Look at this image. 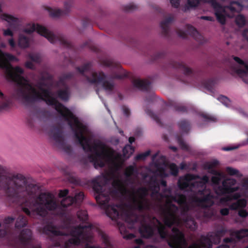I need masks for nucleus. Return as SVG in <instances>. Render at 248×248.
Listing matches in <instances>:
<instances>
[{"instance_id":"nucleus-1","label":"nucleus","mask_w":248,"mask_h":248,"mask_svg":"<svg viewBox=\"0 0 248 248\" xmlns=\"http://www.w3.org/2000/svg\"><path fill=\"white\" fill-rule=\"evenodd\" d=\"M0 68L6 73L7 78L16 82L20 89L17 91L18 97L26 102H31L39 100H44L47 104L55 106V109L67 120L70 126L75 129L76 136L83 149L85 151H90V160H101V143H96L91 147V141L84 136L87 132V128L81 123L77 118L67 108L58 103L46 90L45 86L38 85L32 87L22 75L23 70L20 67H13L10 63H0Z\"/></svg>"},{"instance_id":"nucleus-2","label":"nucleus","mask_w":248,"mask_h":248,"mask_svg":"<svg viewBox=\"0 0 248 248\" xmlns=\"http://www.w3.org/2000/svg\"><path fill=\"white\" fill-rule=\"evenodd\" d=\"M208 180L209 178L206 176L201 178L198 176L187 174L180 177L178 183L180 188L183 189L188 187L193 192V195L188 200H186L182 195H176L175 197L170 196L169 189L166 190L163 195H160L158 193L159 189L158 184L155 183L151 187V197L153 200L156 201L157 205L160 206L166 225L170 226L172 224L179 225L181 223V221L176 216L177 208L173 204V202H177L180 205L182 213L195 206L208 207L213 205V197L210 195L208 190L204 189Z\"/></svg>"},{"instance_id":"nucleus-3","label":"nucleus","mask_w":248,"mask_h":248,"mask_svg":"<svg viewBox=\"0 0 248 248\" xmlns=\"http://www.w3.org/2000/svg\"><path fill=\"white\" fill-rule=\"evenodd\" d=\"M152 222L160 237L165 238L172 248H211L212 241L215 243H217L219 240V237L225 233V231H222L218 232L214 236L202 237L200 242L193 244L187 248L183 233L177 229L173 228L171 233L168 234L166 228L157 219L153 218Z\"/></svg>"},{"instance_id":"nucleus-4","label":"nucleus","mask_w":248,"mask_h":248,"mask_svg":"<svg viewBox=\"0 0 248 248\" xmlns=\"http://www.w3.org/2000/svg\"><path fill=\"white\" fill-rule=\"evenodd\" d=\"M26 206L28 207H23V211L27 215L32 213L40 216H45L48 211L55 210L57 204L52 194L44 193L41 194L31 203L27 202Z\"/></svg>"},{"instance_id":"nucleus-5","label":"nucleus","mask_w":248,"mask_h":248,"mask_svg":"<svg viewBox=\"0 0 248 248\" xmlns=\"http://www.w3.org/2000/svg\"><path fill=\"white\" fill-rule=\"evenodd\" d=\"M113 186L119 192L125 196L130 201V205L133 208L140 210L149 207V202L144 198L147 194V190L145 188H141L136 191L134 190H128L125 185L118 180L114 181Z\"/></svg>"},{"instance_id":"nucleus-6","label":"nucleus","mask_w":248,"mask_h":248,"mask_svg":"<svg viewBox=\"0 0 248 248\" xmlns=\"http://www.w3.org/2000/svg\"><path fill=\"white\" fill-rule=\"evenodd\" d=\"M34 31H36L38 34L46 38L51 43H59L70 51L73 52L75 50L74 46L66 39L64 35L61 34L55 35L45 27L40 24L36 25L34 23L28 24L24 29V31L27 33H31Z\"/></svg>"},{"instance_id":"nucleus-7","label":"nucleus","mask_w":248,"mask_h":248,"mask_svg":"<svg viewBox=\"0 0 248 248\" xmlns=\"http://www.w3.org/2000/svg\"><path fill=\"white\" fill-rule=\"evenodd\" d=\"M25 177L21 174H12L5 177L0 183L5 192L9 195L17 194L24 190L26 186Z\"/></svg>"},{"instance_id":"nucleus-8","label":"nucleus","mask_w":248,"mask_h":248,"mask_svg":"<svg viewBox=\"0 0 248 248\" xmlns=\"http://www.w3.org/2000/svg\"><path fill=\"white\" fill-rule=\"evenodd\" d=\"M208 2L210 3L214 8L215 15L217 21L221 25H224L226 23V17H232L233 15L229 14L227 10L233 14L236 11V8L232 6V4L239 5V2L237 1H232L228 6H222L216 0H207Z\"/></svg>"},{"instance_id":"nucleus-9","label":"nucleus","mask_w":248,"mask_h":248,"mask_svg":"<svg viewBox=\"0 0 248 248\" xmlns=\"http://www.w3.org/2000/svg\"><path fill=\"white\" fill-rule=\"evenodd\" d=\"M87 227L76 228L71 233L72 238L69 240L71 244L78 245L81 243L91 242L92 236L87 233Z\"/></svg>"},{"instance_id":"nucleus-10","label":"nucleus","mask_w":248,"mask_h":248,"mask_svg":"<svg viewBox=\"0 0 248 248\" xmlns=\"http://www.w3.org/2000/svg\"><path fill=\"white\" fill-rule=\"evenodd\" d=\"M102 179H104V177H100L98 180V182L94 183L93 189L98 194V195L96 196L97 201L100 204L105 205L109 201L108 196H112L113 192H110L106 186H101L99 184V182L101 181Z\"/></svg>"},{"instance_id":"nucleus-11","label":"nucleus","mask_w":248,"mask_h":248,"mask_svg":"<svg viewBox=\"0 0 248 248\" xmlns=\"http://www.w3.org/2000/svg\"><path fill=\"white\" fill-rule=\"evenodd\" d=\"M230 72L248 84V63H234L231 67Z\"/></svg>"},{"instance_id":"nucleus-12","label":"nucleus","mask_w":248,"mask_h":248,"mask_svg":"<svg viewBox=\"0 0 248 248\" xmlns=\"http://www.w3.org/2000/svg\"><path fill=\"white\" fill-rule=\"evenodd\" d=\"M107 212L112 217L116 218L120 217L125 221L130 223V220L135 219L133 214H129L126 212H121V208L120 206L111 205L108 207Z\"/></svg>"},{"instance_id":"nucleus-13","label":"nucleus","mask_w":248,"mask_h":248,"mask_svg":"<svg viewBox=\"0 0 248 248\" xmlns=\"http://www.w3.org/2000/svg\"><path fill=\"white\" fill-rule=\"evenodd\" d=\"M177 33L179 36L183 38H186L187 34H188L200 44H202L205 42L203 36L200 34L196 29L191 25H187L186 26V31L179 30L177 31Z\"/></svg>"},{"instance_id":"nucleus-14","label":"nucleus","mask_w":248,"mask_h":248,"mask_svg":"<svg viewBox=\"0 0 248 248\" xmlns=\"http://www.w3.org/2000/svg\"><path fill=\"white\" fill-rule=\"evenodd\" d=\"M236 181L233 179H228L222 182L221 187H215L216 193L218 195L231 193L238 189V187L235 186Z\"/></svg>"},{"instance_id":"nucleus-15","label":"nucleus","mask_w":248,"mask_h":248,"mask_svg":"<svg viewBox=\"0 0 248 248\" xmlns=\"http://www.w3.org/2000/svg\"><path fill=\"white\" fill-rule=\"evenodd\" d=\"M89 74L90 75V77H88V80L92 83H102L106 90H110L114 86L112 83L105 81L106 76L103 73L92 71L89 72Z\"/></svg>"},{"instance_id":"nucleus-16","label":"nucleus","mask_w":248,"mask_h":248,"mask_svg":"<svg viewBox=\"0 0 248 248\" xmlns=\"http://www.w3.org/2000/svg\"><path fill=\"white\" fill-rule=\"evenodd\" d=\"M73 5V1L71 0L66 1L64 4V10L60 9H53L51 7H47L46 10L50 16L52 17H58L67 15L70 11V9Z\"/></svg>"},{"instance_id":"nucleus-17","label":"nucleus","mask_w":248,"mask_h":248,"mask_svg":"<svg viewBox=\"0 0 248 248\" xmlns=\"http://www.w3.org/2000/svg\"><path fill=\"white\" fill-rule=\"evenodd\" d=\"M140 232L142 237L150 238L154 234V229L150 225L142 224L139 229Z\"/></svg>"},{"instance_id":"nucleus-18","label":"nucleus","mask_w":248,"mask_h":248,"mask_svg":"<svg viewBox=\"0 0 248 248\" xmlns=\"http://www.w3.org/2000/svg\"><path fill=\"white\" fill-rule=\"evenodd\" d=\"M1 18L2 20L6 21L12 27H16L18 25V19L12 15L3 14L1 16Z\"/></svg>"},{"instance_id":"nucleus-19","label":"nucleus","mask_w":248,"mask_h":248,"mask_svg":"<svg viewBox=\"0 0 248 248\" xmlns=\"http://www.w3.org/2000/svg\"><path fill=\"white\" fill-rule=\"evenodd\" d=\"M173 21L172 16H169L160 23V27L162 30L163 34L167 36L169 32V24Z\"/></svg>"},{"instance_id":"nucleus-20","label":"nucleus","mask_w":248,"mask_h":248,"mask_svg":"<svg viewBox=\"0 0 248 248\" xmlns=\"http://www.w3.org/2000/svg\"><path fill=\"white\" fill-rule=\"evenodd\" d=\"M17 61L15 56L9 53L4 52L0 49V62H14Z\"/></svg>"},{"instance_id":"nucleus-21","label":"nucleus","mask_w":248,"mask_h":248,"mask_svg":"<svg viewBox=\"0 0 248 248\" xmlns=\"http://www.w3.org/2000/svg\"><path fill=\"white\" fill-rule=\"evenodd\" d=\"M17 45L20 48H27L30 46V39L28 37L20 34L18 36Z\"/></svg>"},{"instance_id":"nucleus-22","label":"nucleus","mask_w":248,"mask_h":248,"mask_svg":"<svg viewBox=\"0 0 248 248\" xmlns=\"http://www.w3.org/2000/svg\"><path fill=\"white\" fill-rule=\"evenodd\" d=\"M246 205L247 201L245 199H240L232 204L230 206V208L232 210L241 209L245 208Z\"/></svg>"},{"instance_id":"nucleus-23","label":"nucleus","mask_w":248,"mask_h":248,"mask_svg":"<svg viewBox=\"0 0 248 248\" xmlns=\"http://www.w3.org/2000/svg\"><path fill=\"white\" fill-rule=\"evenodd\" d=\"M133 84L135 87L141 89H144L147 88L150 84V83L146 80L136 79L134 80Z\"/></svg>"},{"instance_id":"nucleus-24","label":"nucleus","mask_w":248,"mask_h":248,"mask_svg":"<svg viewBox=\"0 0 248 248\" xmlns=\"http://www.w3.org/2000/svg\"><path fill=\"white\" fill-rule=\"evenodd\" d=\"M43 232L48 235H58L61 234L60 232L57 231L55 228H54L51 225H48L44 228Z\"/></svg>"},{"instance_id":"nucleus-25","label":"nucleus","mask_w":248,"mask_h":248,"mask_svg":"<svg viewBox=\"0 0 248 248\" xmlns=\"http://www.w3.org/2000/svg\"><path fill=\"white\" fill-rule=\"evenodd\" d=\"M27 57L31 62H40L41 55L37 52H31L28 54Z\"/></svg>"},{"instance_id":"nucleus-26","label":"nucleus","mask_w":248,"mask_h":248,"mask_svg":"<svg viewBox=\"0 0 248 248\" xmlns=\"http://www.w3.org/2000/svg\"><path fill=\"white\" fill-rule=\"evenodd\" d=\"M215 175L212 178V182L213 185H217L219 182L224 177V175L222 173L215 172Z\"/></svg>"},{"instance_id":"nucleus-27","label":"nucleus","mask_w":248,"mask_h":248,"mask_svg":"<svg viewBox=\"0 0 248 248\" xmlns=\"http://www.w3.org/2000/svg\"><path fill=\"white\" fill-rule=\"evenodd\" d=\"M241 197V195L239 193H235L232 197L227 196L226 197L222 198L220 200V203L223 204H228V202L232 199L236 200Z\"/></svg>"},{"instance_id":"nucleus-28","label":"nucleus","mask_w":248,"mask_h":248,"mask_svg":"<svg viewBox=\"0 0 248 248\" xmlns=\"http://www.w3.org/2000/svg\"><path fill=\"white\" fill-rule=\"evenodd\" d=\"M134 149L130 145H126L123 149L124 156L125 158L129 157L134 153Z\"/></svg>"},{"instance_id":"nucleus-29","label":"nucleus","mask_w":248,"mask_h":248,"mask_svg":"<svg viewBox=\"0 0 248 248\" xmlns=\"http://www.w3.org/2000/svg\"><path fill=\"white\" fill-rule=\"evenodd\" d=\"M235 22L236 24L240 27L244 26L246 24L245 16L242 15H238L235 18Z\"/></svg>"},{"instance_id":"nucleus-30","label":"nucleus","mask_w":248,"mask_h":248,"mask_svg":"<svg viewBox=\"0 0 248 248\" xmlns=\"http://www.w3.org/2000/svg\"><path fill=\"white\" fill-rule=\"evenodd\" d=\"M234 235L238 239H241L245 236H248V230H242L235 232Z\"/></svg>"},{"instance_id":"nucleus-31","label":"nucleus","mask_w":248,"mask_h":248,"mask_svg":"<svg viewBox=\"0 0 248 248\" xmlns=\"http://www.w3.org/2000/svg\"><path fill=\"white\" fill-rule=\"evenodd\" d=\"M219 164V162L217 160H214L211 162H206L204 165V167L206 169H212Z\"/></svg>"},{"instance_id":"nucleus-32","label":"nucleus","mask_w":248,"mask_h":248,"mask_svg":"<svg viewBox=\"0 0 248 248\" xmlns=\"http://www.w3.org/2000/svg\"><path fill=\"white\" fill-rule=\"evenodd\" d=\"M74 202V199L72 197H68L64 198L61 202V204L63 207H66L72 204Z\"/></svg>"},{"instance_id":"nucleus-33","label":"nucleus","mask_w":248,"mask_h":248,"mask_svg":"<svg viewBox=\"0 0 248 248\" xmlns=\"http://www.w3.org/2000/svg\"><path fill=\"white\" fill-rule=\"evenodd\" d=\"M166 168H169L170 171V174L172 175H177L178 169L177 166L174 164H171L169 166H165Z\"/></svg>"},{"instance_id":"nucleus-34","label":"nucleus","mask_w":248,"mask_h":248,"mask_svg":"<svg viewBox=\"0 0 248 248\" xmlns=\"http://www.w3.org/2000/svg\"><path fill=\"white\" fill-rule=\"evenodd\" d=\"M88 47L90 49H91L92 50H93V51L94 52H99L98 48H97L96 46L92 45L90 41H86V42H85L83 44V46H82V47Z\"/></svg>"},{"instance_id":"nucleus-35","label":"nucleus","mask_w":248,"mask_h":248,"mask_svg":"<svg viewBox=\"0 0 248 248\" xmlns=\"http://www.w3.org/2000/svg\"><path fill=\"white\" fill-rule=\"evenodd\" d=\"M78 218L83 221H85L88 218V216L86 211H80L77 213Z\"/></svg>"},{"instance_id":"nucleus-36","label":"nucleus","mask_w":248,"mask_h":248,"mask_svg":"<svg viewBox=\"0 0 248 248\" xmlns=\"http://www.w3.org/2000/svg\"><path fill=\"white\" fill-rule=\"evenodd\" d=\"M26 224V221L22 216H20L17 219L16 224V227H23Z\"/></svg>"},{"instance_id":"nucleus-37","label":"nucleus","mask_w":248,"mask_h":248,"mask_svg":"<svg viewBox=\"0 0 248 248\" xmlns=\"http://www.w3.org/2000/svg\"><path fill=\"white\" fill-rule=\"evenodd\" d=\"M138 8L137 5L133 3H129L125 5L124 7V10L126 12H131Z\"/></svg>"},{"instance_id":"nucleus-38","label":"nucleus","mask_w":248,"mask_h":248,"mask_svg":"<svg viewBox=\"0 0 248 248\" xmlns=\"http://www.w3.org/2000/svg\"><path fill=\"white\" fill-rule=\"evenodd\" d=\"M186 226L191 230L196 229V224L192 219H188L186 221Z\"/></svg>"},{"instance_id":"nucleus-39","label":"nucleus","mask_w":248,"mask_h":248,"mask_svg":"<svg viewBox=\"0 0 248 248\" xmlns=\"http://www.w3.org/2000/svg\"><path fill=\"white\" fill-rule=\"evenodd\" d=\"M200 0H187V4L190 7H197L200 3Z\"/></svg>"},{"instance_id":"nucleus-40","label":"nucleus","mask_w":248,"mask_h":248,"mask_svg":"<svg viewBox=\"0 0 248 248\" xmlns=\"http://www.w3.org/2000/svg\"><path fill=\"white\" fill-rule=\"evenodd\" d=\"M219 101L222 103L224 105L228 107L230 105V100L226 97L221 96L219 98Z\"/></svg>"},{"instance_id":"nucleus-41","label":"nucleus","mask_w":248,"mask_h":248,"mask_svg":"<svg viewBox=\"0 0 248 248\" xmlns=\"http://www.w3.org/2000/svg\"><path fill=\"white\" fill-rule=\"evenodd\" d=\"M134 172V168L132 166L127 167L125 171V175L126 177L131 176Z\"/></svg>"},{"instance_id":"nucleus-42","label":"nucleus","mask_w":248,"mask_h":248,"mask_svg":"<svg viewBox=\"0 0 248 248\" xmlns=\"http://www.w3.org/2000/svg\"><path fill=\"white\" fill-rule=\"evenodd\" d=\"M59 96L63 100H67L68 98V93L67 91L60 92L59 93Z\"/></svg>"},{"instance_id":"nucleus-43","label":"nucleus","mask_w":248,"mask_h":248,"mask_svg":"<svg viewBox=\"0 0 248 248\" xmlns=\"http://www.w3.org/2000/svg\"><path fill=\"white\" fill-rule=\"evenodd\" d=\"M150 151H147L144 153L138 155L136 156V158L137 159H144L147 156H148L150 155Z\"/></svg>"},{"instance_id":"nucleus-44","label":"nucleus","mask_w":248,"mask_h":248,"mask_svg":"<svg viewBox=\"0 0 248 248\" xmlns=\"http://www.w3.org/2000/svg\"><path fill=\"white\" fill-rule=\"evenodd\" d=\"M226 170L230 175L237 174L238 172V171L237 170L234 169L231 167L227 168Z\"/></svg>"},{"instance_id":"nucleus-45","label":"nucleus","mask_w":248,"mask_h":248,"mask_svg":"<svg viewBox=\"0 0 248 248\" xmlns=\"http://www.w3.org/2000/svg\"><path fill=\"white\" fill-rule=\"evenodd\" d=\"M238 215L241 217H246L248 216V213L246 210L241 209L239 211Z\"/></svg>"},{"instance_id":"nucleus-46","label":"nucleus","mask_w":248,"mask_h":248,"mask_svg":"<svg viewBox=\"0 0 248 248\" xmlns=\"http://www.w3.org/2000/svg\"><path fill=\"white\" fill-rule=\"evenodd\" d=\"M170 2L172 7L178 8L180 5V0H170Z\"/></svg>"},{"instance_id":"nucleus-47","label":"nucleus","mask_w":248,"mask_h":248,"mask_svg":"<svg viewBox=\"0 0 248 248\" xmlns=\"http://www.w3.org/2000/svg\"><path fill=\"white\" fill-rule=\"evenodd\" d=\"M83 193L82 192H80L75 196V200L77 201H81L83 199Z\"/></svg>"},{"instance_id":"nucleus-48","label":"nucleus","mask_w":248,"mask_h":248,"mask_svg":"<svg viewBox=\"0 0 248 248\" xmlns=\"http://www.w3.org/2000/svg\"><path fill=\"white\" fill-rule=\"evenodd\" d=\"M164 53L163 52H158L156 53V54H155L154 56V59L155 60H157L160 58H162L164 57Z\"/></svg>"},{"instance_id":"nucleus-49","label":"nucleus","mask_w":248,"mask_h":248,"mask_svg":"<svg viewBox=\"0 0 248 248\" xmlns=\"http://www.w3.org/2000/svg\"><path fill=\"white\" fill-rule=\"evenodd\" d=\"M3 34L5 36H10L11 37H13L14 35L12 31L9 29L4 30Z\"/></svg>"},{"instance_id":"nucleus-50","label":"nucleus","mask_w":248,"mask_h":248,"mask_svg":"<svg viewBox=\"0 0 248 248\" xmlns=\"http://www.w3.org/2000/svg\"><path fill=\"white\" fill-rule=\"evenodd\" d=\"M8 43L12 49H14L16 46V44L13 38H11L8 40Z\"/></svg>"},{"instance_id":"nucleus-51","label":"nucleus","mask_w":248,"mask_h":248,"mask_svg":"<svg viewBox=\"0 0 248 248\" xmlns=\"http://www.w3.org/2000/svg\"><path fill=\"white\" fill-rule=\"evenodd\" d=\"M157 174L160 176L161 177H166L168 175V174L165 172L164 169L162 170H159L158 172H157Z\"/></svg>"},{"instance_id":"nucleus-52","label":"nucleus","mask_w":248,"mask_h":248,"mask_svg":"<svg viewBox=\"0 0 248 248\" xmlns=\"http://www.w3.org/2000/svg\"><path fill=\"white\" fill-rule=\"evenodd\" d=\"M201 19L211 21L214 20V17L210 16H202Z\"/></svg>"},{"instance_id":"nucleus-53","label":"nucleus","mask_w":248,"mask_h":248,"mask_svg":"<svg viewBox=\"0 0 248 248\" xmlns=\"http://www.w3.org/2000/svg\"><path fill=\"white\" fill-rule=\"evenodd\" d=\"M68 193V191L67 189H64L63 190H61L59 193V196L61 197H63L67 195Z\"/></svg>"},{"instance_id":"nucleus-54","label":"nucleus","mask_w":248,"mask_h":248,"mask_svg":"<svg viewBox=\"0 0 248 248\" xmlns=\"http://www.w3.org/2000/svg\"><path fill=\"white\" fill-rule=\"evenodd\" d=\"M243 37L248 41V30L246 29L244 30L242 33Z\"/></svg>"},{"instance_id":"nucleus-55","label":"nucleus","mask_w":248,"mask_h":248,"mask_svg":"<svg viewBox=\"0 0 248 248\" xmlns=\"http://www.w3.org/2000/svg\"><path fill=\"white\" fill-rule=\"evenodd\" d=\"M220 213L222 215L226 216L229 214V209L228 208H224L220 210Z\"/></svg>"},{"instance_id":"nucleus-56","label":"nucleus","mask_w":248,"mask_h":248,"mask_svg":"<svg viewBox=\"0 0 248 248\" xmlns=\"http://www.w3.org/2000/svg\"><path fill=\"white\" fill-rule=\"evenodd\" d=\"M26 67L29 69H33L34 67V63H26Z\"/></svg>"},{"instance_id":"nucleus-57","label":"nucleus","mask_w":248,"mask_h":248,"mask_svg":"<svg viewBox=\"0 0 248 248\" xmlns=\"http://www.w3.org/2000/svg\"><path fill=\"white\" fill-rule=\"evenodd\" d=\"M14 220V218L13 217H8L7 218H5V222L6 223H9L11 222H13Z\"/></svg>"},{"instance_id":"nucleus-58","label":"nucleus","mask_w":248,"mask_h":248,"mask_svg":"<svg viewBox=\"0 0 248 248\" xmlns=\"http://www.w3.org/2000/svg\"><path fill=\"white\" fill-rule=\"evenodd\" d=\"M88 69V66L86 65V66L85 67H84L82 70H80L79 69V70L80 72L84 73L85 72H87Z\"/></svg>"},{"instance_id":"nucleus-59","label":"nucleus","mask_w":248,"mask_h":248,"mask_svg":"<svg viewBox=\"0 0 248 248\" xmlns=\"http://www.w3.org/2000/svg\"><path fill=\"white\" fill-rule=\"evenodd\" d=\"M233 59L235 61V62H245L243 60H241L239 58L237 57H233Z\"/></svg>"},{"instance_id":"nucleus-60","label":"nucleus","mask_w":248,"mask_h":248,"mask_svg":"<svg viewBox=\"0 0 248 248\" xmlns=\"http://www.w3.org/2000/svg\"><path fill=\"white\" fill-rule=\"evenodd\" d=\"M135 141V138L134 137H130L129 138V142L130 143H132L133 142H134Z\"/></svg>"},{"instance_id":"nucleus-61","label":"nucleus","mask_w":248,"mask_h":248,"mask_svg":"<svg viewBox=\"0 0 248 248\" xmlns=\"http://www.w3.org/2000/svg\"><path fill=\"white\" fill-rule=\"evenodd\" d=\"M217 248H229V246H228V245H224L220 246L218 247Z\"/></svg>"},{"instance_id":"nucleus-62","label":"nucleus","mask_w":248,"mask_h":248,"mask_svg":"<svg viewBox=\"0 0 248 248\" xmlns=\"http://www.w3.org/2000/svg\"><path fill=\"white\" fill-rule=\"evenodd\" d=\"M224 241L225 242H231L232 241V239L231 238H226L224 239Z\"/></svg>"},{"instance_id":"nucleus-63","label":"nucleus","mask_w":248,"mask_h":248,"mask_svg":"<svg viewBox=\"0 0 248 248\" xmlns=\"http://www.w3.org/2000/svg\"><path fill=\"white\" fill-rule=\"evenodd\" d=\"M180 167L181 169H184L186 167V165L184 163H182L180 165Z\"/></svg>"},{"instance_id":"nucleus-64","label":"nucleus","mask_w":248,"mask_h":248,"mask_svg":"<svg viewBox=\"0 0 248 248\" xmlns=\"http://www.w3.org/2000/svg\"><path fill=\"white\" fill-rule=\"evenodd\" d=\"M85 248H95V247L90 246L88 244H86Z\"/></svg>"}]
</instances>
